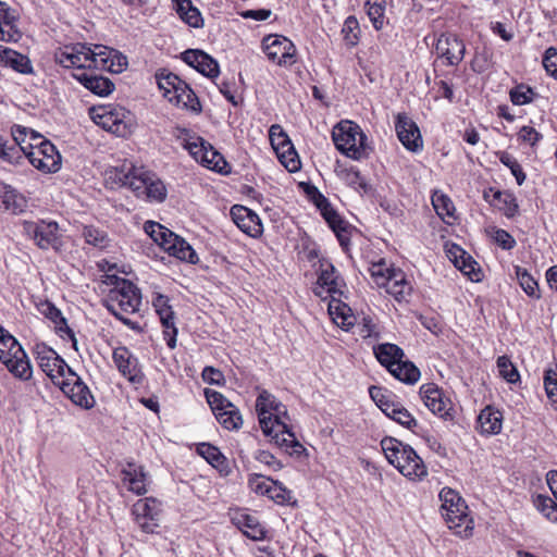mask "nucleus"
<instances>
[{"instance_id": "obj_42", "label": "nucleus", "mask_w": 557, "mask_h": 557, "mask_svg": "<svg viewBox=\"0 0 557 557\" xmlns=\"http://www.w3.org/2000/svg\"><path fill=\"white\" fill-rule=\"evenodd\" d=\"M493 198L497 201L496 206L507 216L513 218L518 213L519 206L516 197L507 191L495 190Z\"/></svg>"}, {"instance_id": "obj_13", "label": "nucleus", "mask_w": 557, "mask_h": 557, "mask_svg": "<svg viewBox=\"0 0 557 557\" xmlns=\"http://www.w3.org/2000/svg\"><path fill=\"white\" fill-rule=\"evenodd\" d=\"M312 198L315 207L320 210L321 215L336 235L343 250L348 251L350 247L352 226L334 210L329 199L317 189Z\"/></svg>"}, {"instance_id": "obj_6", "label": "nucleus", "mask_w": 557, "mask_h": 557, "mask_svg": "<svg viewBox=\"0 0 557 557\" xmlns=\"http://www.w3.org/2000/svg\"><path fill=\"white\" fill-rule=\"evenodd\" d=\"M147 235L170 256L182 261L196 264L198 256L193 247L181 236L176 235L158 222L147 221L144 225Z\"/></svg>"}, {"instance_id": "obj_33", "label": "nucleus", "mask_w": 557, "mask_h": 557, "mask_svg": "<svg viewBox=\"0 0 557 557\" xmlns=\"http://www.w3.org/2000/svg\"><path fill=\"white\" fill-rule=\"evenodd\" d=\"M25 230L40 248H48L57 239L55 231L58 230V224L49 223L38 225L35 223H26Z\"/></svg>"}, {"instance_id": "obj_5", "label": "nucleus", "mask_w": 557, "mask_h": 557, "mask_svg": "<svg viewBox=\"0 0 557 557\" xmlns=\"http://www.w3.org/2000/svg\"><path fill=\"white\" fill-rule=\"evenodd\" d=\"M440 499L442 500V516L448 528L455 530V533L460 536H470L473 530V521L469 517L466 502L456 491L449 487H444L441 491Z\"/></svg>"}, {"instance_id": "obj_19", "label": "nucleus", "mask_w": 557, "mask_h": 557, "mask_svg": "<svg viewBox=\"0 0 557 557\" xmlns=\"http://www.w3.org/2000/svg\"><path fill=\"white\" fill-rule=\"evenodd\" d=\"M420 397L424 405L434 413L444 420L453 419V405L446 398L443 391L434 383H426L420 387Z\"/></svg>"}, {"instance_id": "obj_53", "label": "nucleus", "mask_w": 557, "mask_h": 557, "mask_svg": "<svg viewBox=\"0 0 557 557\" xmlns=\"http://www.w3.org/2000/svg\"><path fill=\"white\" fill-rule=\"evenodd\" d=\"M544 387L547 398L555 407V410H557V366L545 370Z\"/></svg>"}, {"instance_id": "obj_26", "label": "nucleus", "mask_w": 557, "mask_h": 557, "mask_svg": "<svg viewBox=\"0 0 557 557\" xmlns=\"http://www.w3.org/2000/svg\"><path fill=\"white\" fill-rule=\"evenodd\" d=\"M138 170L139 168H135L132 163L111 168L106 171V183L111 188L128 187L134 193L132 182L138 178Z\"/></svg>"}, {"instance_id": "obj_9", "label": "nucleus", "mask_w": 557, "mask_h": 557, "mask_svg": "<svg viewBox=\"0 0 557 557\" xmlns=\"http://www.w3.org/2000/svg\"><path fill=\"white\" fill-rule=\"evenodd\" d=\"M0 360L7 369L21 380L32 376V367L18 342L0 325Z\"/></svg>"}, {"instance_id": "obj_40", "label": "nucleus", "mask_w": 557, "mask_h": 557, "mask_svg": "<svg viewBox=\"0 0 557 557\" xmlns=\"http://www.w3.org/2000/svg\"><path fill=\"white\" fill-rule=\"evenodd\" d=\"M448 257L454 262L455 267L461 270L465 274L470 275L472 280L479 281V276L474 273L476 262H471L469 260L470 270H467L468 265H466V251L459 247L458 245H453L448 249Z\"/></svg>"}, {"instance_id": "obj_37", "label": "nucleus", "mask_w": 557, "mask_h": 557, "mask_svg": "<svg viewBox=\"0 0 557 557\" xmlns=\"http://www.w3.org/2000/svg\"><path fill=\"white\" fill-rule=\"evenodd\" d=\"M72 376H75V380L72 381V404H75L83 409H91L96 404L94 395L73 370Z\"/></svg>"}, {"instance_id": "obj_14", "label": "nucleus", "mask_w": 557, "mask_h": 557, "mask_svg": "<svg viewBox=\"0 0 557 557\" xmlns=\"http://www.w3.org/2000/svg\"><path fill=\"white\" fill-rule=\"evenodd\" d=\"M27 160L45 173H54L61 166V156L48 140H41L39 144L28 143Z\"/></svg>"}, {"instance_id": "obj_32", "label": "nucleus", "mask_w": 557, "mask_h": 557, "mask_svg": "<svg viewBox=\"0 0 557 557\" xmlns=\"http://www.w3.org/2000/svg\"><path fill=\"white\" fill-rule=\"evenodd\" d=\"M169 101L175 106H182L183 108L189 109L194 112L201 111V104L195 91L182 79L181 84L176 86L174 94L170 96Z\"/></svg>"}, {"instance_id": "obj_54", "label": "nucleus", "mask_w": 557, "mask_h": 557, "mask_svg": "<svg viewBox=\"0 0 557 557\" xmlns=\"http://www.w3.org/2000/svg\"><path fill=\"white\" fill-rule=\"evenodd\" d=\"M46 317L55 324V330L62 337L64 334L70 336V326L67 324V320L52 304L47 305Z\"/></svg>"}, {"instance_id": "obj_64", "label": "nucleus", "mask_w": 557, "mask_h": 557, "mask_svg": "<svg viewBox=\"0 0 557 557\" xmlns=\"http://www.w3.org/2000/svg\"><path fill=\"white\" fill-rule=\"evenodd\" d=\"M170 299L168 296L162 294H157L152 298V306L156 309L159 318L169 317L170 314H174L172 307L170 306Z\"/></svg>"}, {"instance_id": "obj_36", "label": "nucleus", "mask_w": 557, "mask_h": 557, "mask_svg": "<svg viewBox=\"0 0 557 557\" xmlns=\"http://www.w3.org/2000/svg\"><path fill=\"white\" fill-rule=\"evenodd\" d=\"M503 414L500 411L493 409L492 407L484 408L479 417L478 423L482 434L493 435L498 434L502 431Z\"/></svg>"}, {"instance_id": "obj_44", "label": "nucleus", "mask_w": 557, "mask_h": 557, "mask_svg": "<svg viewBox=\"0 0 557 557\" xmlns=\"http://www.w3.org/2000/svg\"><path fill=\"white\" fill-rule=\"evenodd\" d=\"M516 276L520 287L523 292L532 298L539 299L541 297L537 281L528 272L527 269L516 267Z\"/></svg>"}, {"instance_id": "obj_8", "label": "nucleus", "mask_w": 557, "mask_h": 557, "mask_svg": "<svg viewBox=\"0 0 557 557\" xmlns=\"http://www.w3.org/2000/svg\"><path fill=\"white\" fill-rule=\"evenodd\" d=\"M335 147L354 160L367 157V136L361 127L351 121L339 122L332 132Z\"/></svg>"}, {"instance_id": "obj_51", "label": "nucleus", "mask_w": 557, "mask_h": 557, "mask_svg": "<svg viewBox=\"0 0 557 557\" xmlns=\"http://www.w3.org/2000/svg\"><path fill=\"white\" fill-rule=\"evenodd\" d=\"M497 157L499 161L510 170L511 174L516 177L517 184L519 186L522 185L525 181V173L517 159L506 151L497 152Z\"/></svg>"}, {"instance_id": "obj_18", "label": "nucleus", "mask_w": 557, "mask_h": 557, "mask_svg": "<svg viewBox=\"0 0 557 557\" xmlns=\"http://www.w3.org/2000/svg\"><path fill=\"white\" fill-rule=\"evenodd\" d=\"M160 511V503L152 497L138 499L132 508L136 523L145 533H153L159 527Z\"/></svg>"}, {"instance_id": "obj_22", "label": "nucleus", "mask_w": 557, "mask_h": 557, "mask_svg": "<svg viewBox=\"0 0 557 557\" xmlns=\"http://www.w3.org/2000/svg\"><path fill=\"white\" fill-rule=\"evenodd\" d=\"M72 77L78 81L86 89L99 97H107L111 95L114 89V83L97 73L95 70L72 72Z\"/></svg>"}, {"instance_id": "obj_34", "label": "nucleus", "mask_w": 557, "mask_h": 557, "mask_svg": "<svg viewBox=\"0 0 557 557\" xmlns=\"http://www.w3.org/2000/svg\"><path fill=\"white\" fill-rule=\"evenodd\" d=\"M123 482L128 485V490L143 495L147 492L146 487V473L143 467L135 463H128L127 468L122 470Z\"/></svg>"}, {"instance_id": "obj_56", "label": "nucleus", "mask_w": 557, "mask_h": 557, "mask_svg": "<svg viewBox=\"0 0 557 557\" xmlns=\"http://www.w3.org/2000/svg\"><path fill=\"white\" fill-rule=\"evenodd\" d=\"M387 417L409 430H413L418 425L417 420L401 404L396 409H393L392 413Z\"/></svg>"}, {"instance_id": "obj_38", "label": "nucleus", "mask_w": 557, "mask_h": 557, "mask_svg": "<svg viewBox=\"0 0 557 557\" xmlns=\"http://www.w3.org/2000/svg\"><path fill=\"white\" fill-rule=\"evenodd\" d=\"M373 351L379 362L387 370L393 368L396 362L405 357L404 350L399 346L391 343L380 344L374 347Z\"/></svg>"}, {"instance_id": "obj_21", "label": "nucleus", "mask_w": 557, "mask_h": 557, "mask_svg": "<svg viewBox=\"0 0 557 557\" xmlns=\"http://www.w3.org/2000/svg\"><path fill=\"white\" fill-rule=\"evenodd\" d=\"M435 50L438 57L446 60V64L457 66L463 59L466 46L455 34H442L437 38Z\"/></svg>"}, {"instance_id": "obj_60", "label": "nucleus", "mask_w": 557, "mask_h": 557, "mask_svg": "<svg viewBox=\"0 0 557 557\" xmlns=\"http://www.w3.org/2000/svg\"><path fill=\"white\" fill-rule=\"evenodd\" d=\"M344 182L356 190H368V184L356 169H348L343 172Z\"/></svg>"}, {"instance_id": "obj_45", "label": "nucleus", "mask_w": 557, "mask_h": 557, "mask_svg": "<svg viewBox=\"0 0 557 557\" xmlns=\"http://www.w3.org/2000/svg\"><path fill=\"white\" fill-rule=\"evenodd\" d=\"M3 63L5 66H9L21 74H30L33 72V66L28 57L13 49L4 59Z\"/></svg>"}, {"instance_id": "obj_11", "label": "nucleus", "mask_w": 557, "mask_h": 557, "mask_svg": "<svg viewBox=\"0 0 557 557\" xmlns=\"http://www.w3.org/2000/svg\"><path fill=\"white\" fill-rule=\"evenodd\" d=\"M37 362L41 370L51 379L52 383L60 387L64 395L70 398V383L65 377V369L70 367L52 348L44 343L36 344L34 347Z\"/></svg>"}, {"instance_id": "obj_35", "label": "nucleus", "mask_w": 557, "mask_h": 557, "mask_svg": "<svg viewBox=\"0 0 557 557\" xmlns=\"http://www.w3.org/2000/svg\"><path fill=\"white\" fill-rule=\"evenodd\" d=\"M28 146H18L0 137V161L21 165L27 159Z\"/></svg>"}, {"instance_id": "obj_29", "label": "nucleus", "mask_w": 557, "mask_h": 557, "mask_svg": "<svg viewBox=\"0 0 557 557\" xmlns=\"http://www.w3.org/2000/svg\"><path fill=\"white\" fill-rule=\"evenodd\" d=\"M16 16L5 2L0 3V41L16 42L21 33L15 25Z\"/></svg>"}, {"instance_id": "obj_39", "label": "nucleus", "mask_w": 557, "mask_h": 557, "mask_svg": "<svg viewBox=\"0 0 557 557\" xmlns=\"http://www.w3.org/2000/svg\"><path fill=\"white\" fill-rule=\"evenodd\" d=\"M388 372L400 382L412 385L420 379V370L409 360L400 359Z\"/></svg>"}, {"instance_id": "obj_49", "label": "nucleus", "mask_w": 557, "mask_h": 557, "mask_svg": "<svg viewBox=\"0 0 557 557\" xmlns=\"http://www.w3.org/2000/svg\"><path fill=\"white\" fill-rule=\"evenodd\" d=\"M197 453L214 468H220L225 462V457L222 455L219 448L209 443L199 444L197 446Z\"/></svg>"}, {"instance_id": "obj_41", "label": "nucleus", "mask_w": 557, "mask_h": 557, "mask_svg": "<svg viewBox=\"0 0 557 557\" xmlns=\"http://www.w3.org/2000/svg\"><path fill=\"white\" fill-rule=\"evenodd\" d=\"M369 394L372 400L386 416L392 413L393 409H396L400 404L394 401L387 391L380 386H370Z\"/></svg>"}, {"instance_id": "obj_25", "label": "nucleus", "mask_w": 557, "mask_h": 557, "mask_svg": "<svg viewBox=\"0 0 557 557\" xmlns=\"http://www.w3.org/2000/svg\"><path fill=\"white\" fill-rule=\"evenodd\" d=\"M97 64L96 69L100 67L111 73H122L128 65L127 58L115 49L103 46H96Z\"/></svg>"}, {"instance_id": "obj_55", "label": "nucleus", "mask_w": 557, "mask_h": 557, "mask_svg": "<svg viewBox=\"0 0 557 557\" xmlns=\"http://www.w3.org/2000/svg\"><path fill=\"white\" fill-rule=\"evenodd\" d=\"M497 368L499 370L500 376L504 377L507 382L516 383L519 381V372L507 356L498 357Z\"/></svg>"}, {"instance_id": "obj_4", "label": "nucleus", "mask_w": 557, "mask_h": 557, "mask_svg": "<svg viewBox=\"0 0 557 557\" xmlns=\"http://www.w3.org/2000/svg\"><path fill=\"white\" fill-rule=\"evenodd\" d=\"M319 272L317 286L313 289L314 294L323 299H326L327 296L331 297L329 304L330 313L333 314L334 311H338V314L345 320L346 311L350 309L341 301L346 289L343 277L335 267L326 260L320 261Z\"/></svg>"}, {"instance_id": "obj_46", "label": "nucleus", "mask_w": 557, "mask_h": 557, "mask_svg": "<svg viewBox=\"0 0 557 557\" xmlns=\"http://www.w3.org/2000/svg\"><path fill=\"white\" fill-rule=\"evenodd\" d=\"M535 508L542 512L546 519L552 522H557V500L549 496L537 494L533 498Z\"/></svg>"}, {"instance_id": "obj_24", "label": "nucleus", "mask_w": 557, "mask_h": 557, "mask_svg": "<svg viewBox=\"0 0 557 557\" xmlns=\"http://www.w3.org/2000/svg\"><path fill=\"white\" fill-rule=\"evenodd\" d=\"M231 216L234 223L246 234L257 237L262 233L260 218L247 207L235 205L231 208Z\"/></svg>"}, {"instance_id": "obj_2", "label": "nucleus", "mask_w": 557, "mask_h": 557, "mask_svg": "<svg viewBox=\"0 0 557 557\" xmlns=\"http://www.w3.org/2000/svg\"><path fill=\"white\" fill-rule=\"evenodd\" d=\"M102 282L112 286L103 299L104 307L124 324H128L129 320L123 314L135 313L139 310L141 304L139 289L131 281L115 274L103 275Z\"/></svg>"}, {"instance_id": "obj_1", "label": "nucleus", "mask_w": 557, "mask_h": 557, "mask_svg": "<svg viewBox=\"0 0 557 557\" xmlns=\"http://www.w3.org/2000/svg\"><path fill=\"white\" fill-rule=\"evenodd\" d=\"M256 410L259 417V423L265 436L289 456L299 457L306 451V448L297 440L292 429L284 419H288L287 410L283 404L263 389L257 397Z\"/></svg>"}, {"instance_id": "obj_15", "label": "nucleus", "mask_w": 557, "mask_h": 557, "mask_svg": "<svg viewBox=\"0 0 557 557\" xmlns=\"http://www.w3.org/2000/svg\"><path fill=\"white\" fill-rule=\"evenodd\" d=\"M134 194L138 198L150 201L162 202L166 198V187L164 183L152 172L139 168L138 178L132 182Z\"/></svg>"}, {"instance_id": "obj_12", "label": "nucleus", "mask_w": 557, "mask_h": 557, "mask_svg": "<svg viewBox=\"0 0 557 557\" xmlns=\"http://www.w3.org/2000/svg\"><path fill=\"white\" fill-rule=\"evenodd\" d=\"M205 396L215 419L224 429L235 431L242 428L243 417L239 409L222 393L206 388Z\"/></svg>"}, {"instance_id": "obj_43", "label": "nucleus", "mask_w": 557, "mask_h": 557, "mask_svg": "<svg viewBox=\"0 0 557 557\" xmlns=\"http://www.w3.org/2000/svg\"><path fill=\"white\" fill-rule=\"evenodd\" d=\"M158 87L163 91V96L170 99V96L176 90V86L181 84V78L165 69L156 73Z\"/></svg>"}, {"instance_id": "obj_58", "label": "nucleus", "mask_w": 557, "mask_h": 557, "mask_svg": "<svg viewBox=\"0 0 557 557\" xmlns=\"http://www.w3.org/2000/svg\"><path fill=\"white\" fill-rule=\"evenodd\" d=\"M359 23L358 20L350 15L345 20L342 33L347 44L354 46L359 39Z\"/></svg>"}, {"instance_id": "obj_50", "label": "nucleus", "mask_w": 557, "mask_h": 557, "mask_svg": "<svg viewBox=\"0 0 557 557\" xmlns=\"http://www.w3.org/2000/svg\"><path fill=\"white\" fill-rule=\"evenodd\" d=\"M83 236L87 244L92 245L99 249L108 247L110 243L107 233L94 226H84Z\"/></svg>"}, {"instance_id": "obj_30", "label": "nucleus", "mask_w": 557, "mask_h": 557, "mask_svg": "<svg viewBox=\"0 0 557 557\" xmlns=\"http://www.w3.org/2000/svg\"><path fill=\"white\" fill-rule=\"evenodd\" d=\"M234 524L249 539L261 541L265 537V530L258 519L249 513H237L233 518Z\"/></svg>"}, {"instance_id": "obj_7", "label": "nucleus", "mask_w": 557, "mask_h": 557, "mask_svg": "<svg viewBox=\"0 0 557 557\" xmlns=\"http://www.w3.org/2000/svg\"><path fill=\"white\" fill-rule=\"evenodd\" d=\"M89 114L97 125L119 137H126L132 134L135 116L122 106L104 104L92 107L89 110Z\"/></svg>"}, {"instance_id": "obj_23", "label": "nucleus", "mask_w": 557, "mask_h": 557, "mask_svg": "<svg viewBox=\"0 0 557 557\" xmlns=\"http://www.w3.org/2000/svg\"><path fill=\"white\" fill-rule=\"evenodd\" d=\"M28 208L26 197L13 186L0 181V212L21 214Z\"/></svg>"}, {"instance_id": "obj_17", "label": "nucleus", "mask_w": 557, "mask_h": 557, "mask_svg": "<svg viewBox=\"0 0 557 557\" xmlns=\"http://www.w3.org/2000/svg\"><path fill=\"white\" fill-rule=\"evenodd\" d=\"M269 136L271 145L276 151L282 164H284L289 172L297 171L300 162L289 137L283 128L277 124L272 125L269 131Z\"/></svg>"}, {"instance_id": "obj_47", "label": "nucleus", "mask_w": 557, "mask_h": 557, "mask_svg": "<svg viewBox=\"0 0 557 557\" xmlns=\"http://www.w3.org/2000/svg\"><path fill=\"white\" fill-rule=\"evenodd\" d=\"M385 5L386 0H368L366 2L368 16L376 30L382 29L384 26Z\"/></svg>"}, {"instance_id": "obj_20", "label": "nucleus", "mask_w": 557, "mask_h": 557, "mask_svg": "<svg viewBox=\"0 0 557 557\" xmlns=\"http://www.w3.org/2000/svg\"><path fill=\"white\" fill-rule=\"evenodd\" d=\"M395 129L399 141L411 152H418L423 147L422 137L418 125L405 113H398Z\"/></svg>"}, {"instance_id": "obj_62", "label": "nucleus", "mask_w": 557, "mask_h": 557, "mask_svg": "<svg viewBox=\"0 0 557 557\" xmlns=\"http://www.w3.org/2000/svg\"><path fill=\"white\" fill-rule=\"evenodd\" d=\"M269 498L273 499L277 504L283 505L290 504L293 496L289 490L275 481L270 491Z\"/></svg>"}, {"instance_id": "obj_28", "label": "nucleus", "mask_w": 557, "mask_h": 557, "mask_svg": "<svg viewBox=\"0 0 557 557\" xmlns=\"http://www.w3.org/2000/svg\"><path fill=\"white\" fill-rule=\"evenodd\" d=\"M97 51L96 47L92 49L86 44H72V69L78 72L96 69Z\"/></svg>"}, {"instance_id": "obj_63", "label": "nucleus", "mask_w": 557, "mask_h": 557, "mask_svg": "<svg viewBox=\"0 0 557 557\" xmlns=\"http://www.w3.org/2000/svg\"><path fill=\"white\" fill-rule=\"evenodd\" d=\"M543 66L546 72L557 79V49L549 47L543 55Z\"/></svg>"}, {"instance_id": "obj_48", "label": "nucleus", "mask_w": 557, "mask_h": 557, "mask_svg": "<svg viewBox=\"0 0 557 557\" xmlns=\"http://www.w3.org/2000/svg\"><path fill=\"white\" fill-rule=\"evenodd\" d=\"M432 205L440 218H455V206L450 198L441 193H434L432 196Z\"/></svg>"}, {"instance_id": "obj_16", "label": "nucleus", "mask_w": 557, "mask_h": 557, "mask_svg": "<svg viewBox=\"0 0 557 557\" xmlns=\"http://www.w3.org/2000/svg\"><path fill=\"white\" fill-rule=\"evenodd\" d=\"M263 51L268 59L278 65H292L295 63V45L282 35H269L262 41Z\"/></svg>"}, {"instance_id": "obj_27", "label": "nucleus", "mask_w": 557, "mask_h": 557, "mask_svg": "<svg viewBox=\"0 0 557 557\" xmlns=\"http://www.w3.org/2000/svg\"><path fill=\"white\" fill-rule=\"evenodd\" d=\"M383 287L397 301L407 300L412 292L411 283L406 278V274L400 269L389 274L388 280L384 281Z\"/></svg>"}, {"instance_id": "obj_57", "label": "nucleus", "mask_w": 557, "mask_h": 557, "mask_svg": "<svg viewBox=\"0 0 557 557\" xmlns=\"http://www.w3.org/2000/svg\"><path fill=\"white\" fill-rule=\"evenodd\" d=\"M274 482L275 481L260 474L250 475L248 480L251 491L260 495H267L268 497Z\"/></svg>"}, {"instance_id": "obj_61", "label": "nucleus", "mask_w": 557, "mask_h": 557, "mask_svg": "<svg viewBox=\"0 0 557 557\" xmlns=\"http://www.w3.org/2000/svg\"><path fill=\"white\" fill-rule=\"evenodd\" d=\"M397 269L389 268L384 261H380L377 263H373L370 268L371 276L374 278L375 283L383 287L384 281L388 280V276L392 272H395Z\"/></svg>"}, {"instance_id": "obj_3", "label": "nucleus", "mask_w": 557, "mask_h": 557, "mask_svg": "<svg viewBox=\"0 0 557 557\" xmlns=\"http://www.w3.org/2000/svg\"><path fill=\"white\" fill-rule=\"evenodd\" d=\"M381 447L387 461L409 479H422L428 474L423 460L414 449L394 437H384Z\"/></svg>"}, {"instance_id": "obj_10", "label": "nucleus", "mask_w": 557, "mask_h": 557, "mask_svg": "<svg viewBox=\"0 0 557 557\" xmlns=\"http://www.w3.org/2000/svg\"><path fill=\"white\" fill-rule=\"evenodd\" d=\"M183 147L203 166L220 174H228L231 172V166L224 157L203 138L186 133Z\"/></svg>"}, {"instance_id": "obj_59", "label": "nucleus", "mask_w": 557, "mask_h": 557, "mask_svg": "<svg viewBox=\"0 0 557 557\" xmlns=\"http://www.w3.org/2000/svg\"><path fill=\"white\" fill-rule=\"evenodd\" d=\"M197 71L202 75L213 78L219 75V64L218 62L210 57L208 53L202 51V55H200L199 65H197Z\"/></svg>"}, {"instance_id": "obj_52", "label": "nucleus", "mask_w": 557, "mask_h": 557, "mask_svg": "<svg viewBox=\"0 0 557 557\" xmlns=\"http://www.w3.org/2000/svg\"><path fill=\"white\" fill-rule=\"evenodd\" d=\"M509 96L515 106H523L532 102L536 94L531 87L519 84L510 90Z\"/></svg>"}, {"instance_id": "obj_31", "label": "nucleus", "mask_w": 557, "mask_h": 557, "mask_svg": "<svg viewBox=\"0 0 557 557\" xmlns=\"http://www.w3.org/2000/svg\"><path fill=\"white\" fill-rule=\"evenodd\" d=\"M112 358L121 374L128 377L131 382H136L137 360L132 352L121 346L113 350Z\"/></svg>"}]
</instances>
